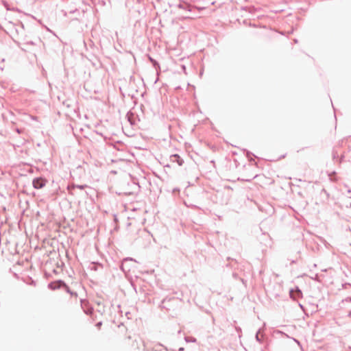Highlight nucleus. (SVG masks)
Masks as SVG:
<instances>
[{
  "label": "nucleus",
  "instance_id": "f257e3e1",
  "mask_svg": "<svg viewBox=\"0 0 351 351\" xmlns=\"http://www.w3.org/2000/svg\"><path fill=\"white\" fill-rule=\"evenodd\" d=\"M132 262L134 263L136 261L132 258H126L123 260L120 268L125 274L130 271L132 267L130 263Z\"/></svg>",
  "mask_w": 351,
  "mask_h": 351
},
{
  "label": "nucleus",
  "instance_id": "f03ea898",
  "mask_svg": "<svg viewBox=\"0 0 351 351\" xmlns=\"http://www.w3.org/2000/svg\"><path fill=\"white\" fill-rule=\"evenodd\" d=\"M47 182V180L41 177L36 178L32 181V185L34 189H40L43 188Z\"/></svg>",
  "mask_w": 351,
  "mask_h": 351
},
{
  "label": "nucleus",
  "instance_id": "7ed1b4c3",
  "mask_svg": "<svg viewBox=\"0 0 351 351\" xmlns=\"http://www.w3.org/2000/svg\"><path fill=\"white\" fill-rule=\"evenodd\" d=\"M126 118L131 126H135L139 121L137 116L130 111L127 113Z\"/></svg>",
  "mask_w": 351,
  "mask_h": 351
},
{
  "label": "nucleus",
  "instance_id": "20e7f679",
  "mask_svg": "<svg viewBox=\"0 0 351 351\" xmlns=\"http://www.w3.org/2000/svg\"><path fill=\"white\" fill-rule=\"evenodd\" d=\"M170 160L172 162H177L179 166H182L184 163V160L178 154H173L170 156Z\"/></svg>",
  "mask_w": 351,
  "mask_h": 351
},
{
  "label": "nucleus",
  "instance_id": "39448f33",
  "mask_svg": "<svg viewBox=\"0 0 351 351\" xmlns=\"http://www.w3.org/2000/svg\"><path fill=\"white\" fill-rule=\"evenodd\" d=\"M88 186L86 184H83V185H79V184H71V185H69L68 187H67V189L69 191H71V190L77 188V189H84L86 188H87ZM71 193H72V192H70Z\"/></svg>",
  "mask_w": 351,
  "mask_h": 351
},
{
  "label": "nucleus",
  "instance_id": "423d86ee",
  "mask_svg": "<svg viewBox=\"0 0 351 351\" xmlns=\"http://www.w3.org/2000/svg\"><path fill=\"white\" fill-rule=\"evenodd\" d=\"M88 268L90 269V270H93V271H97L99 269H102L103 268V266L101 264H99V263H91L89 266H88Z\"/></svg>",
  "mask_w": 351,
  "mask_h": 351
},
{
  "label": "nucleus",
  "instance_id": "0eeeda50",
  "mask_svg": "<svg viewBox=\"0 0 351 351\" xmlns=\"http://www.w3.org/2000/svg\"><path fill=\"white\" fill-rule=\"evenodd\" d=\"M148 58H149V60L152 63L153 66H154V68L156 69V70L157 71V73L158 74V72L160 70V67L158 62L149 56H148Z\"/></svg>",
  "mask_w": 351,
  "mask_h": 351
},
{
  "label": "nucleus",
  "instance_id": "6e6552de",
  "mask_svg": "<svg viewBox=\"0 0 351 351\" xmlns=\"http://www.w3.org/2000/svg\"><path fill=\"white\" fill-rule=\"evenodd\" d=\"M257 176V175H255L254 176H252L249 178H243V180L246 181V182H251L254 178H255Z\"/></svg>",
  "mask_w": 351,
  "mask_h": 351
},
{
  "label": "nucleus",
  "instance_id": "1a4fd4ad",
  "mask_svg": "<svg viewBox=\"0 0 351 351\" xmlns=\"http://www.w3.org/2000/svg\"><path fill=\"white\" fill-rule=\"evenodd\" d=\"M16 132H17V133H19V134H21V133H22V132H23V130H22L21 129H19V128H16Z\"/></svg>",
  "mask_w": 351,
  "mask_h": 351
},
{
  "label": "nucleus",
  "instance_id": "9d476101",
  "mask_svg": "<svg viewBox=\"0 0 351 351\" xmlns=\"http://www.w3.org/2000/svg\"><path fill=\"white\" fill-rule=\"evenodd\" d=\"M58 282H59V285H63V286L66 285V284L64 283L63 282H62L61 280L58 281Z\"/></svg>",
  "mask_w": 351,
  "mask_h": 351
},
{
  "label": "nucleus",
  "instance_id": "9b49d317",
  "mask_svg": "<svg viewBox=\"0 0 351 351\" xmlns=\"http://www.w3.org/2000/svg\"><path fill=\"white\" fill-rule=\"evenodd\" d=\"M342 285L347 286V285H351L350 283H345V284H343Z\"/></svg>",
  "mask_w": 351,
  "mask_h": 351
},
{
  "label": "nucleus",
  "instance_id": "f8f14e48",
  "mask_svg": "<svg viewBox=\"0 0 351 351\" xmlns=\"http://www.w3.org/2000/svg\"><path fill=\"white\" fill-rule=\"evenodd\" d=\"M48 285L49 286L53 285V282H50Z\"/></svg>",
  "mask_w": 351,
  "mask_h": 351
}]
</instances>
